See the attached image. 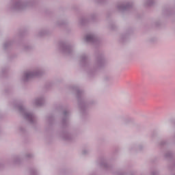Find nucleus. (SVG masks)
<instances>
[{"label": "nucleus", "instance_id": "nucleus-8", "mask_svg": "<svg viewBox=\"0 0 175 175\" xmlns=\"http://www.w3.org/2000/svg\"><path fill=\"white\" fill-rule=\"evenodd\" d=\"M44 103V97H38L33 100V106H42Z\"/></svg>", "mask_w": 175, "mask_h": 175}, {"label": "nucleus", "instance_id": "nucleus-9", "mask_svg": "<svg viewBox=\"0 0 175 175\" xmlns=\"http://www.w3.org/2000/svg\"><path fill=\"white\" fill-rule=\"evenodd\" d=\"M62 137L64 140H68V141L73 140V135L69 133H63L62 135Z\"/></svg>", "mask_w": 175, "mask_h": 175}, {"label": "nucleus", "instance_id": "nucleus-12", "mask_svg": "<svg viewBox=\"0 0 175 175\" xmlns=\"http://www.w3.org/2000/svg\"><path fill=\"white\" fill-rule=\"evenodd\" d=\"M44 35H46V31L44 30H41L38 33V36H44Z\"/></svg>", "mask_w": 175, "mask_h": 175}, {"label": "nucleus", "instance_id": "nucleus-21", "mask_svg": "<svg viewBox=\"0 0 175 175\" xmlns=\"http://www.w3.org/2000/svg\"><path fill=\"white\" fill-rule=\"evenodd\" d=\"M63 122H65V119H63Z\"/></svg>", "mask_w": 175, "mask_h": 175}, {"label": "nucleus", "instance_id": "nucleus-18", "mask_svg": "<svg viewBox=\"0 0 175 175\" xmlns=\"http://www.w3.org/2000/svg\"><path fill=\"white\" fill-rule=\"evenodd\" d=\"M31 157H32V155H31V154H27V158H31Z\"/></svg>", "mask_w": 175, "mask_h": 175}, {"label": "nucleus", "instance_id": "nucleus-14", "mask_svg": "<svg viewBox=\"0 0 175 175\" xmlns=\"http://www.w3.org/2000/svg\"><path fill=\"white\" fill-rule=\"evenodd\" d=\"M10 43L5 42V43L3 44V47H4V49H7L8 46H10Z\"/></svg>", "mask_w": 175, "mask_h": 175}, {"label": "nucleus", "instance_id": "nucleus-4", "mask_svg": "<svg viewBox=\"0 0 175 175\" xmlns=\"http://www.w3.org/2000/svg\"><path fill=\"white\" fill-rule=\"evenodd\" d=\"M132 5L133 3L131 2L118 3L116 8L120 12H123V10H126L129 9V8H132Z\"/></svg>", "mask_w": 175, "mask_h": 175}, {"label": "nucleus", "instance_id": "nucleus-19", "mask_svg": "<svg viewBox=\"0 0 175 175\" xmlns=\"http://www.w3.org/2000/svg\"><path fill=\"white\" fill-rule=\"evenodd\" d=\"M87 153H88V150H83V154H87Z\"/></svg>", "mask_w": 175, "mask_h": 175}, {"label": "nucleus", "instance_id": "nucleus-2", "mask_svg": "<svg viewBox=\"0 0 175 175\" xmlns=\"http://www.w3.org/2000/svg\"><path fill=\"white\" fill-rule=\"evenodd\" d=\"M18 110L23 116L24 118L29 121L30 124H33L36 122V116L33 113L29 112L23 105L18 106Z\"/></svg>", "mask_w": 175, "mask_h": 175}, {"label": "nucleus", "instance_id": "nucleus-20", "mask_svg": "<svg viewBox=\"0 0 175 175\" xmlns=\"http://www.w3.org/2000/svg\"><path fill=\"white\" fill-rule=\"evenodd\" d=\"M79 107H80L81 109H83V107L81 106V104H79Z\"/></svg>", "mask_w": 175, "mask_h": 175}, {"label": "nucleus", "instance_id": "nucleus-16", "mask_svg": "<svg viewBox=\"0 0 175 175\" xmlns=\"http://www.w3.org/2000/svg\"><path fill=\"white\" fill-rule=\"evenodd\" d=\"M157 174H158V172H157V171H153L152 172V175H157Z\"/></svg>", "mask_w": 175, "mask_h": 175}, {"label": "nucleus", "instance_id": "nucleus-10", "mask_svg": "<svg viewBox=\"0 0 175 175\" xmlns=\"http://www.w3.org/2000/svg\"><path fill=\"white\" fill-rule=\"evenodd\" d=\"M89 58H90V56H88V55L83 54L80 57V61L81 62L85 63L87 62V61H88Z\"/></svg>", "mask_w": 175, "mask_h": 175}, {"label": "nucleus", "instance_id": "nucleus-17", "mask_svg": "<svg viewBox=\"0 0 175 175\" xmlns=\"http://www.w3.org/2000/svg\"><path fill=\"white\" fill-rule=\"evenodd\" d=\"M77 95H78V96H79V94H81V90H78L77 91Z\"/></svg>", "mask_w": 175, "mask_h": 175}, {"label": "nucleus", "instance_id": "nucleus-15", "mask_svg": "<svg viewBox=\"0 0 175 175\" xmlns=\"http://www.w3.org/2000/svg\"><path fill=\"white\" fill-rule=\"evenodd\" d=\"M31 175H36V170H33L31 171Z\"/></svg>", "mask_w": 175, "mask_h": 175}, {"label": "nucleus", "instance_id": "nucleus-6", "mask_svg": "<svg viewBox=\"0 0 175 175\" xmlns=\"http://www.w3.org/2000/svg\"><path fill=\"white\" fill-rule=\"evenodd\" d=\"M105 60L103 56L98 57L96 60L95 65L97 68H102V66H105Z\"/></svg>", "mask_w": 175, "mask_h": 175}, {"label": "nucleus", "instance_id": "nucleus-7", "mask_svg": "<svg viewBox=\"0 0 175 175\" xmlns=\"http://www.w3.org/2000/svg\"><path fill=\"white\" fill-rule=\"evenodd\" d=\"M87 43H94L96 42V37L94 34H88L85 36Z\"/></svg>", "mask_w": 175, "mask_h": 175}, {"label": "nucleus", "instance_id": "nucleus-5", "mask_svg": "<svg viewBox=\"0 0 175 175\" xmlns=\"http://www.w3.org/2000/svg\"><path fill=\"white\" fill-rule=\"evenodd\" d=\"M61 50L62 53L69 55L70 54H72V52L73 51V48H72L70 45H62Z\"/></svg>", "mask_w": 175, "mask_h": 175}, {"label": "nucleus", "instance_id": "nucleus-1", "mask_svg": "<svg viewBox=\"0 0 175 175\" xmlns=\"http://www.w3.org/2000/svg\"><path fill=\"white\" fill-rule=\"evenodd\" d=\"M30 4L31 1L29 0H18L12 3L11 9L14 12H21L27 9Z\"/></svg>", "mask_w": 175, "mask_h": 175}, {"label": "nucleus", "instance_id": "nucleus-3", "mask_svg": "<svg viewBox=\"0 0 175 175\" xmlns=\"http://www.w3.org/2000/svg\"><path fill=\"white\" fill-rule=\"evenodd\" d=\"M43 73V70L40 68H37L32 71H27L24 73L23 77V81H28L30 79H33V77H39V76H42Z\"/></svg>", "mask_w": 175, "mask_h": 175}, {"label": "nucleus", "instance_id": "nucleus-11", "mask_svg": "<svg viewBox=\"0 0 175 175\" xmlns=\"http://www.w3.org/2000/svg\"><path fill=\"white\" fill-rule=\"evenodd\" d=\"M152 2H154V0H144L146 6H150V5H152Z\"/></svg>", "mask_w": 175, "mask_h": 175}, {"label": "nucleus", "instance_id": "nucleus-13", "mask_svg": "<svg viewBox=\"0 0 175 175\" xmlns=\"http://www.w3.org/2000/svg\"><path fill=\"white\" fill-rule=\"evenodd\" d=\"M64 118H66L69 116V111H64Z\"/></svg>", "mask_w": 175, "mask_h": 175}]
</instances>
